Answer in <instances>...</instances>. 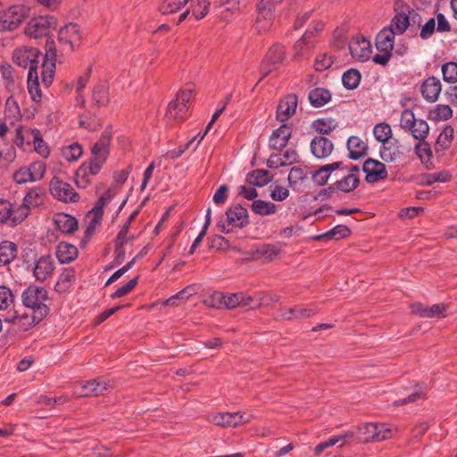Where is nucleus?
<instances>
[{"mask_svg":"<svg viewBox=\"0 0 457 457\" xmlns=\"http://www.w3.org/2000/svg\"><path fill=\"white\" fill-rule=\"evenodd\" d=\"M112 132L105 129L98 141L91 147V157L85 163L89 166L93 173H99L104 164L106 162L110 154V144Z\"/></svg>","mask_w":457,"mask_h":457,"instance_id":"1","label":"nucleus"},{"mask_svg":"<svg viewBox=\"0 0 457 457\" xmlns=\"http://www.w3.org/2000/svg\"><path fill=\"white\" fill-rule=\"evenodd\" d=\"M48 301L47 291L40 287H29L22 294V303L27 308L37 314V318L47 315L49 308L46 303Z\"/></svg>","mask_w":457,"mask_h":457,"instance_id":"2","label":"nucleus"},{"mask_svg":"<svg viewBox=\"0 0 457 457\" xmlns=\"http://www.w3.org/2000/svg\"><path fill=\"white\" fill-rule=\"evenodd\" d=\"M396 428L386 423H366L358 428L359 439L363 443L380 442L394 436Z\"/></svg>","mask_w":457,"mask_h":457,"instance_id":"3","label":"nucleus"},{"mask_svg":"<svg viewBox=\"0 0 457 457\" xmlns=\"http://www.w3.org/2000/svg\"><path fill=\"white\" fill-rule=\"evenodd\" d=\"M249 224L248 212L240 204L231 206L226 211V221L222 220L217 222L218 228L225 234H228L234 228H245Z\"/></svg>","mask_w":457,"mask_h":457,"instance_id":"4","label":"nucleus"},{"mask_svg":"<svg viewBox=\"0 0 457 457\" xmlns=\"http://www.w3.org/2000/svg\"><path fill=\"white\" fill-rule=\"evenodd\" d=\"M57 27V20L53 15L34 17L25 27V34L30 38L47 37Z\"/></svg>","mask_w":457,"mask_h":457,"instance_id":"5","label":"nucleus"},{"mask_svg":"<svg viewBox=\"0 0 457 457\" xmlns=\"http://www.w3.org/2000/svg\"><path fill=\"white\" fill-rule=\"evenodd\" d=\"M275 8L274 0H260L257 5V16L254 24V29L258 34L266 33L271 28Z\"/></svg>","mask_w":457,"mask_h":457,"instance_id":"6","label":"nucleus"},{"mask_svg":"<svg viewBox=\"0 0 457 457\" xmlns=\"http://www.w3.org/2000/svg\"><path fill=\"white\" fill-rule=\"evenodd\" d=\"M44 200L45 193L41 187H35L31 188L25 195L23 203L16 206L14 219L18 221H23L29 214L31 208L39 206L44 203Z\"/></svg>","mask_w":457,"mask_h":457,"instance_id":"7","label":"nucleus"},{"mask_svg":"<svg viewBox=\"0 0 457 457\" xmlns=\"http://www.w3.org/2000/svg\"><path fill=\"white\" fill-rule=\"evenodd\" d=\"M193 97L191 89L179 90L176 99L168 105L166 116L169 120H182L186 118L188 111V104Z\"/></svg>","mask_w":457,"mask_h":457,"instance_id":"8","label":"nucleus"},{"mask_svg":"<svg viewBox=\"0 0 457 457\" xmlns=\"http://www.w3.org/2000/svg\"><path fill=\"white\" fill-rule=\"evenodd\" d=\"M27 15L24 5L15 4L0 12V32L14 30Z\"/></svg>","mask_w":457,"mask_h":457,"instance_id":"9","label":"nucleus"},{"mask_svg":"<svg viewBox=\"0 0 457 457\" xmlns=\"http://www.w3.org/2000/svg\"><path fill=\"white\" fill-rule=\"evenodd\" d=\"M111 386L104 378L91 379L74 385L73 393L79 397L97 396L108 392Z\"/></svg>","mask_w":457,"mask_h":457,"instance_id":"10","label":"nucleus"},{"mask_svg":"<svg viewBox=\"0 0 457 457\" xmlns=\"http://www.w3.org/2000/svg\"><path fill=\"white\" fill-rule=\"evenodd\" d=\"M208 420L219 427H237L249 423L253 415L247 412H217L208 415Z\"/></svg>","mask_w":457,"mask_h":457,"instance_id":"11","label":"nucleus"},{"mask_svg":"<svg viewBox=\"0 0 457 457\" xmlns=\"http://www.w3.org/2000/svg\"><path fill=\"white\" fill-rule=\"evenodd\" d=\"M56 53L54 41L47 39L46 44V54L41 66V78L46 87H49L54 80L56 68Z\"/></svg>","mask_w":457,"mask_h":457,"instance_id":"12","label":"nucleus"},{"mask_svg":"<svg viewBox=\"0 0 457 457\" xmlns=\"http://www.w3.org/2000/svg\"><path fill=\"white\" fill-rule=\"evenodd\" d=\"M340 171V177L334 183L337 190L344 192V193H351L360 184V168L358 165H351L346 170L344 165L342 166V170H338Z\"/></svg>","mask_w":457,"mask_h":457,"instance_id":"13","label":"nucleus"},{"mask_svg":"<svg viewBox=\"0 0 457 457\" xmlns=\"http://www.w3.org/2000/svg\"><path fill=\"white\" fill-rule=\"evenodd\" d=\"M51 195L57 200L63 203H76L79 196L75 189L67 182L54 177L49 185Z\"/></svg>","mask_w":457,"mask_h":457,"instance_id":"14","label":"nucleus"},{"mask_svg":"<svg viewBox=\"0 0 457 457\" xmlns=\"http://www.w3.org/2000/svg\"><path fill=\"white\" fill-rule=\"evenodd\" d=\"M40 56L41 53L37 48L21 46L13 51L12 60L18 66L37 71Z\"/></svg>","mask_w":457,"mask_h":457,"instance_id":"15","label":"nucleus"},{"mask_svg":"<svg viewBox=\"0 0 457 457\" xmlns=\"http://www.w3.org/2000/svg\"><path fill=\"white\" fill-rule=\"evenodd\" d=\"M80 28L76 23H69L62 27L58 33V42L64 51H73L81 41Z\"/></svg>","mask_w":457,"mask_h":457,"instance_id":"16","label":"nucleus"},{"mask_svg":"<svg viewBox=\"0 0 457 457\" xmlns=\"http://www.w3.org/2000/svg\"><path fill=\"white\" fill-rule=\"evenodd\" d=\"M435 31L439 33L450 32L451 25L445 16L438 12L436 18H430L427 22L421 26L420 37L426 40L432 37Z\"/></svg>","mask_w":457,"mask_h":457,"instance_id":"17","label":"nucleus"},{"mask_svg":"<svg viewBox=\"0 0 457 457\" xmlns=\"http://www.w3.org/2000/svg\"><path fill=\"white\" fill-rule=\"evenodd\" d=\"M362 170L366 174L368 183H376L387 177L385 164L374 159H368L363 163Z\"/></svg>","mask_w":457,"mask_h":457,"instance_id":"18","label":"nucleus"},{"mask_svg":"<svg viewBox=\"0 0 457 457\" xmlns=\"http://www.w3.org/2000/svg\"><path fill=\"white\" fill-rule=\"evenodd\" d=\"M348 50L353 58L365 62L371 54V46L369 40L364 37H355L348 45Z\"/></svg>","mask_w":457,"mask_h":457,"instance_id":"19","label":"nucleus"},{"mask_svg":"<svg viewBox=\"0 0 457 457\" xmlns=\"http://www.w3.org/2000/svg\"><path fill=\"white\" fill-rule=\"evenodd\" d=\"M292 136V128L288 124H282L272 132L269 139V146L278 152L282 151L287 145Z\"/></svg>","mask_w":457,"mask_h":457,"instance_id":"20","label":"nucleus"},{"mask_svg":"<svg viewBox=\"0 0 457 457\" xmlns=\"http://www.w3.org/2000/svg\"><path fill=\"white\" fill-rule=\"evenodd\" d=\"M298 99L296 95L289 94L280 100L277 108V120L281 122L288 120L297 108Z\"/></svg>","mask_w":457,"mask_h":457,"instance_id":"21","label":"nucleus"},{"mask_svg":"<svg viewBox=\"0 0 457 457\" xmlns=\"http://www.w3.org/2000/svg\"><path fill=\"white\" fill-rule=\"evenodd\" d=\"M54 262L50 255L41 256L35 263L33 275L37 281L45 282L53 275Z\"/></svg>","mask_w":457,"mask_h":457,"instance_id":"22","label":"nucleus"},{"mask_svg":"<svg viewBox=\"0 0 457 457\" xmlns=\"http://www.w3.org/2000/svg\"><path fill=\"white\" fill-rule=\"evenodd\" d=\"M380 157L386 162H393L404 155V147L397 139L384 143L379 150Z\"/></svg>","mask_w":457,"mask_h":457,"instance_id":"23","label":"nucleus"},{"mask_svg":"<svg viewBox=\"0 0 457 457\" xmlns=\"http://www.w3.org/2000/svg\"><path fill=\"white\" fill-rule=\"evenodd\" d=\"M411 309L412 313L421 318H444L446 316V306L441 303L427 306L416 303L411 304Z\"/></svg>","mask_w":457,"mask_h":457,"instance_id":"24","label":"nucleus"},{"mask_svg":"<svg viewBox=\"0 0 457 457\" xmlns=\"http://www.w3.org/2000/svg\"><path fill=\"white\" fill-rule=\"evenodd\" d=\"M312 154L318 159H325L334 149L333 143L323 136L315 137L311 142Z\"/></svg>","mask_w":457,"mask_h":457,"instance_id":"25","label":"nucleus"},{"mask_svg":"<svg viewBox=\"0 0 457 457\" xmlns=\"http://www.w3.org/2000/svg\"><path fill=\"white\" fill-rule=\"evenodd\" d=\"M441 82L436 77H429L421 84V95L428 103H434L437 100L441 92Z\"/></svg>","mask_w":457,"mask_h":457,"instance_id":"26","label":"nucleus"},{"mask_svg":"<svg viewBox=\"0 0 457 457\" xmlns=\"http://www.w3.org/2000/svg\"><path fill=\"white\" fill-rule=\"evenodd\" d=\"M308 168L295 166L288 173L287 180L294 191L301 192L303 189L305 181L308 179Z\"/></svg>","mask_w":457,"mask_h":457,"instance_id":"27","label":"nucleus"},{"mask_svg":"<svg viewBox=\"0 0 457 457\" xmlns=\"http://www.w3.org/2000/svg\"><path fill=\"white\" fill-rule=\"evenodd\" d=\"M39 129H32L28 126H19L15 131L14 144L21 149L25 150L26 146H30L36 137V133Z\"/></svg>","mask_w":457,"mask_h":457,"instance_id":"28","label":"nucleus"},{"mask_svg":"<svg viewBox=\"0 0 457 457\" xmlns=\"http://www.w3.org/2000/svg\"><path fill=\"white\" fill-rule=\"evenodd\" d=\"M313 37V32L308 29L303 34V36L295 43L294 46V51L295 58L296 60L301 61L308 55L310 50L314 46V42L312 40Z\"/></svg>","mask_w":457,"mask_h":457,"instance_id":"29","label":"nucleus"},{"mask_svg":"<svg viewBox=\"0 0 457 457\" xmlns=\"http://www.w3.org/2000/svg\"><path fill=\"white\" fill-rule=\"evenodd\" d=\"M342 166L343 162H335L323 165L312 173V179L316 185L323 186L328 182L331 173L337 170H342Z\"/></svg>","mask_w":457,"mask_h":457,"instance_id":"30","label":"nucleus"},{"mask_svg":"<svg viewBox=\"0 0 457 457\" xmlns=\"http://www.w3.org/2000/svg\"><path fill=\"white\" fill-rule=\"evenodd\" d=\"M285 59V50L284 46L279 44L273 45L270 50L268 51L263 64H270L272 67L264 71L263 76H267L272 69H275L278 64H280Z\"/></svg>","mask_w":457,"mask_h":457,"instance_id":"31","label":"nucleus"},{"mask_svg":"<svg viewBox=\"0 0 457 457\" xmlns=\"http://www.w3.org/2000/svg\"><path fill=\"white\" fill-rule=\"evenodd\" d=\"M78 249L75 245L67 242H60L56 247V257L61 263H70L78 256Z\"/></svg>","mask_w":457,"mask_h":457,"instance_id":"32","label":"nucleus"},{"mask_svg":"<svg viewBox=\"0 0 457 457\" xmlns=\"http://www.w3.org/2000/svg\"><path fill=\"white\" fill-rule=\"evenodd\" d=\"M43 318H37V314L26 310V312L22 315L14 316L12 320L13 324L17 326L21 330H28L29 328L35 326L39 321H41Z\"/></svg>","mask_w":457,"mask_h":457,"instance_id":"33","label":"nucleus"},{"mask_svg":"<svg viewBox=\"0 0 457 457\" xmlns=\"http://www.w3.org/2000/svg\"><path fill=\"white\" fill-rule=\"evenodd\" d=\"M347 149L349 157L353 160H358L367 154L368 146L360 137L352 136L347 140Z\"/></svg>","mask_w":457,"mask_h":457,"instance_id":"34","label":"nucleus"},{"mask_svg":"<svg viewBox=\"0 0 457 457\" xmlns=\"http://www.w3.org/2000/svg\"><path fill=\"white\" fill-rule=\"evenodd\" d=\"M395 34L389 29H382L376 37V46L378 51L392 52Z\"/></svg>","mask_w":457,"mask_h":457,"instance_id":"35","label":"nucleus"},{"mask_svg":"<svg viewBox=\"0 0 457 457\" xmlns=\"http://www.w3.org/2000/svg\"><path fill=\"white\" fill-rule=\"evenodd\" d=\"M54 223L59 230L66 234L73 233L78 228L77 220L65 213L58 214L54 219Z\"/></svg>","mask_w":457,"mask_h":457,"instance_id":"36","label":"nucleus"},{"mask_svg":"<svg viewBox=\"0 0 457 457\" xmlns=\"http://www.w3.org/2000/svg\"><path fill=\"white\" fill-rule=\"evenodd\" d=\"M38 79V71L36 69L30 68V71L28 72V91L35 102L39 101L42 96Z\"/></svg>","mask_w":457,"mask_h":457,"instance_id":"37","label":"nucleus"},{"mask_svg":"<svg viewBox=\"0 0 457 457\" xmlns=\"http://www.w3.org/2000/svg\"><path fill=\"white\" fill-rule=\"evenodd\" d=\"M331 99L330 92L322 87H317L310 91L309 100L313 107H321Z\"/></svg>","mask_w":457,"mask_h":457,"instance_id":"38","label":"nucleus"},{"mask_svg":"<svg viewBox=\"0 0 457 457\" xmlns=\"http://www.w3.org/2000/svg\"><path fill=\"white\" fill-rule=\"evenodd\" d=\"M17 254V247L14 243L3 241L0 244V266L9 264Z\"/></svg>","mask_w":457,"mask_h":457,"instance_id":"39","label":"nucleus"},{"mask_svg":"<svg viewBox=\"0 0 457 457\" xmlns=\"http://www.w3.org/2000/svg\"><path fill=\"white\" fill-rule=\"evenodd\" d=\"M112 198L113 192L111 189L105 191L104 195L98 199L95 207L89 212L88 216H95L96 222L102 220L104 209L112 201Z\"/></svg>","mask_w":457,"mask_h":457,"instance_id":"40","label":"nucleus"},{"mask_svg":"<svg viewBox=\"0 0 457 457\" xmlns=\"http://www.w3.org/2000/svg\"><path fill=\"white\" fill-rule=\"evenodd\" d=\"M93 101L99 107L105 106L110 101L109 87L106 82H101L93 89Z\"/></svg>","mask_w":457,"mask_h":457,"instance_id":"41","label":"nucleus"},{"mask_svg":"<svg viewBox=\"0 0 457 457\" xmlns=\"http://www.w3.org/2000/svg\"><path fill=\"white\" fill-rule=\"evenodd\" d=\"M75 278V270L73 269H65L60 274L58 280L55 284V290L58 293H65L67 292L74 280Z\"/></svg>","mask_w":457,"mask_h":457,"instance_id":"42","label":"nucleus"},{"mask_svg":"<svg viewBox=\"0 0 457 457\" xmlns=\"http://www.w3.org/2000/svg\"><path fill=\"white\" fill-rule=\"evenodd\" d=\"M98 173H93L89 166L83 163L75 173V183L79 188H86L90 181L91 177L96 176Z\"/></svg>","mask_w":457,"mask_h":457,"instance_id":"43","label":"nucleus"},{"mask_svg":"<svg viewBox=\"0 0 457 457\" xmlns=\"http://www.w3.org/2000/svg\"><path fill=\"white\" fill-rule=\"evenodd\" d=\"M16 206L6 200H0V223L10 222L11 224L16 225L21 221H18L14 219V212Z\"/></svg>","mask_w":457,"mask_h":457,"instance_id":"44","label":"nucleus"},{"mask_svg":"<svg viewBox=\"0 0 457 457\" xmlns=\"http://www.w3.org/2000/svg\"><path fill=\"white\" fill-rule=\"evenodd\" d=\"M410 25V19L408 14L404 12H399L395 15L391 21L389 29L395 34L402 35L405 32Z\"/></svg>","mask_w":457,"mask_h":457,"instance_id":"45","label":"nucleus"},{"mask_svg":"<svg viewBox=\"0 0 457 457\" xmlns=\"http://www.w3.org/2000/svg\"><path fill=\"white\" fill-rule=\"evenodd\" d=\"M270 172L265 170H255L247 174L246 180L250 185L263 187L270 181Z\"/></svg>","mask_w":457,"mask_h":457,"instance_id":"46","label":"nucleus"},{"mask_svg":"<svg viewBox=\"0 0 457 457\" xmlns=\"http://www.w3.org/2000/svg\"><path fill=\"white\" fill-rule=\"evenodd\" d=\"M350 232L351 231L348 228V227H346L345 225H337L329 231H328L324 234L319 235V236L315 237L314 238L316 240H320L323 238L339 240L341 238H345V237H348L350 235Z\"/></svg>","mask_w":457,"mask_h":457,"instance_id":"47","label":"nucleus"},{"mask_svg":"<svg viewBox=\"0 0 457 457\" xmlns=\"http://www.w3.org/2000/svg\"><path fill=\"white\" fill-rule=\"evenodd\" d=\"M408 132H410L415 139L422 141L425 140L428 135L429 126L426 120L418 119Z\"/></svg>","mask_w":457,"mask_h":457,"instance_id":"48","label":"nucleus"},{"mask_svg":"<svg viewBox=\"0 0 457 457\" xmlns=\"http://www.w3.org/2000/svg\"><path fill=\"white\" fill-rule=\"evenodd\" d=\"M252 211L258 215L267 216L275 213L277 207L271 202L254 200L252 204Z\"/></svg>","mask_w":457,"mask_h":457,"instance_id":"49","label":"nucleus"},{"mask_svg":"<svg viewBox=\"0 0 457 457\" xmlns=\"http://www.w3.org/2000/svg\"><path fill=\"white\" fill-rule=\"evenodd\" d=\"M282 249V244H267L259 246L256 249L257 254L261 257H263L267 260H273L277 255H278Z\"/></svg>","mask_w":457,"mask_h":457,"instance_id":"50","label":"nucleus"},{"mask_svg":"<svg viewBox=\"0 0 457 457\" xmlns=\"http://www.w3.org/2000/svg\"><path fill=\"white\" fill-rule=\"evenodd\" d=\"M361 81V73L354 69H350L344 72L342 76V83L344 87L349 90L356 88Z\"/></svg>","mask_w":457,"mask_h":457,"instance_id":"51","label":"nucleus"},{"mask_svg":"<svg viewBox=\"0 0 457 457\" xmlns=\"http://www.w3.org/2000/svg\"><path fill=\"white\" fill-rule=\"evenodd\" d=\"M194 293L195 290L193 286H188L177 294L171 295L168 299L164 300L162 302V305L177 306L179 304V301L187 300Z\"/></svg>","mask_w":457,"mask_h":457,"instance_id":"52","label":"nucleus"},{"mask_svg":"<svg viewBox=\"0 0 457 457\" xmlns=\"http://www.w3.org/2000/svg\"><path fill=\"white\" fill-rule=\"evenodd\" d=\"M14 300L12 291L5 286H0V311L11 309L14 305Z\"/></svg>","mask_w":457,"mask_h":457,"instance_id":"53","label":"nucleus"},{"mask_svg":"<svg viewBox=\"0 0 457 457\" xmlns=\"http://www.w3.org/2000/svg\"><path fill=\"white\" fill-rule=\"evenodd\" d=\"M210 2L208 0H191V11L196 20H201L209 12Z\"/></svg>","mask_w":457,"mask_h":457,"instance_id":"54","label":"nucleus"},{"mask_svg":"<svg viewBox=\"0 0 457 457\" xmlns=\"http://www.w3.org/2000/svg\"><path fill=\"white\" fill-rule=\"evenodd\" d=\"M373 135L378 141L383 144L387 142L392 137V129L390 125L386 122H381L375 125L373 129Z\"/></svg>","mask_w":457,"mask_h":457,"instance_id":"55","label":"nucleus"},{"mask_svg":"<svg viewBox=\"0 0 457 457\" xmlns=\"http://www.w3.org/2000/svg\"><path fill=\"white\" fill-rule=\"evenodd\" d=\"M82 146L79 143H74L62 147V155L68 162L77 161L82 155Z\"/></svg>","mask_w":457,"mask_h":457,"instance_id":"56","label":"nucleus"},{"mask_svg":"<svg viewBox=\"0 0 457 457\" xmlns=\"http://www.w3.org/2000/svg\"><path fill=\"white\" fill-rule=\"evenodd\" d=\"M27 168L34 182L41 180L46 171V164L42 161H35Z\"/></svg>","mask_w":457,"mask_h":457,"instance_id":"57","label":"nucleus"},{"mask_svg":"<svg viewBox=\"0 0 457 457\" xmlns=\"http://www.w3.org/2000/svg\"><path fill=\"white\" fill-rule=\"evenodd\" d=\"M189 0H163L160 4L162 14L173 13L180 10Z\"/></svg>","mask_w":457,"mask_h":457,"instance_id":"58","label":"nucleus"},{"mask_svg":"<svg viewBox=\"0 0 457 457\" xmlns=\"http://www.w3.org/2000/svg\"><path fill=\"white\" fill-rule=\"evenodd\" d=\"M34 151L42 158H48L50 155V147L48 144L43 139L40 130L36 133V137L33 141Z\"/></svg>","mask_w":457,"mask_h":457,"instance_id":"59","label":"nucleus"},{"mask_svg":"<svg viewBox=\"0 0 457 457\" xmlns=\"http://www.w3.org/2000/svg\"><path fill=\"white\" fill-rule=\"evenodd\" d=\"M136 215L137 212H133L125 221V223L123 224V226L121 227L120 230L117 235L116 243H119L120 245H125L129 241L134 239V236H129V230L130 228V224L134 218L136 217Z\"/></svg>","mask_w":457,"mask_h":457,"instance_id":"60","label":"nucleus"},{"mask_svg":"<svg viewBox=\"0 0 457 457\" xmlns=\"http://www.w3.org/2000/svg\"><path fill=\"white\" fill-rule=\"evenodd\" d=\"M280 296L276 294L258 293L255 295V304L252 306L253 309L261 306H269L274 303H278Z\"/></svg>","mask_w":457,"mask_h":457,"instance_id":"61","label":"nucleus"},{"mask_svg":"<svg viewBox=\"0 0 457 457\" xmlns=\"http://www.w3.org/2000/svg\"><path fill=\"white\" fill-rule=\"evenodd\" d=\"M225 299V294L214 291L208 296H206L204 300V303L206 306L215 308V309H224L223 301Z\"/></svg>","mask_w":457,"mask_h":457,"instance_id":"62","label":"nucleus"},{"mask_svg":"<svg viewBox=\"0 0 457 457\" xmlns=\"http://www.w3.org/2000/svg\"><path fill=\"white\" fill-rule=\"evenodd\" d=\"M443 79L445 82H457V62H449L442 66Z\"/></svg>","mask_w":457,"mask_h":457,"instance_id":"63","label":"nucleus"},{"mask_svg":"<svg viewBox=\"0 0 457 457\" xmlns=\"http://www.w3.org/2000/svg\"><path fill=\"white\" fill-rule=\"evenodd\" d=\"M453 137V129L451 126H446L439 134L436 139V145L442 149H446L450 146Z\"/></svg>","mask_w":457,"mask_h":457,"instance_id":"64","label":"nucleus"}]
</instances>
